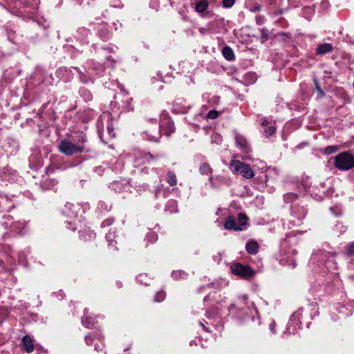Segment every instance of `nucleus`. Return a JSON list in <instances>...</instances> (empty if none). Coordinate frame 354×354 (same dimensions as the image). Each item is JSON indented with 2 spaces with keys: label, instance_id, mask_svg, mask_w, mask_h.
Masks as SVG:
<instances>
[{
  "label": "nucleus",
  "instance_id": "f257e3e1",
  "mask_svg": "<svg viewBox=\"0 0 354 354\" xmlns=\"http://www.w3.org/2000/svg\"><path fill=\"white\" fill-rule=\"evenodd\" d=\"M247 225V216L243 214H239L236 220L232 216H229L224 224V227L226 230L242 231L246 228Z\"/></svg>",
  "mask_w": 354,
  "mask_h": 354
},
{
  "label": "nucleus",
  "instance_id": "f03ea898",
  "mask_svg": "<svg viewBox=\"0 0 354 354\" xmlns=\"http://www.w3.org/2000/svg\"><path fill=\"white\" fill-rule=\"evenodd\" d=\"M335 165L341 170H348L354 167V156L344 152L335 157Z\"/></svg>",
  "mask_w": 354,
  "mask_h": 354
},
{
  "label": "nucleus",
  "instance_id": "7ed1b4c3",
  "mask_svg": "<svg viewBox=\"0 0 354 354\" xmlns=\"http://www.w3.org/2000/svg\"><path fill=\"white\" fill-rule=\"evenodd\" d=\"M230 168L233 172H239L245 178H252L254 173L250 165L239 160H232L230 164Z\"/></svg>",
  "mask_w": 354,
  "mask_h": 354
},
{
  "label": "nucleus",
  "instance_id": "20e7f679",
  "mask_svg": "<svg viewBox=\"0 0 354 354\" xmlns=\"http://www.w3.org/2000/svg\"><path fill=\"white\" fill-rule=\"evenodd\" d=\"M59 149L61 152L70 156L82 152L84 147L82 144H74L70 141L64 140L59 144Z\"/></svg>",
  "mask_w": 354,
  "mask_h": 354
},
{
  "label": "nucleus",
  "instance_id": "39448f33",
  "mask_svg": "<svg viewBox=\"0 0 354 354\" xmlns=\"http://www.w3.org/2000/svg\"><path fill=\"white\" fill-rule=\"evenodd\" d=\"M231 272L239 277L247 278L253 275V272L250 267L244 266L240 263H234L230 266Z\"/></svg>",
  "mask_w": 354,
  "mask_h": 354
},
{
  "label": "nucleus",
  "instance_id": "423d86ee",
  "mask_svg": "<svg viewBox=\"0 0 354 354\" xmlns=\"http://www.w3.org/2000/svg\"><path fill=\"white\" fill-rule=\"evenodd\" d=\"M236 142L237 146H239L240 147V149L241 150H243L244 152L248 153L250 151L248 141L243 136H236Z\"/></svg>",
  "mask_w": 354,
  "mask_h": 354
},
{
  "label": "nucleus",
  "instance_id": "0eeeda50",
  "mask_svg": "<svg viewBox=\"0 0 354 354\" xmlns=\"http://www.w3.org/2000/svg\"><path fill=\"white\" fill-rule=\"evenodd\" d=\"M209 6V2L207 0H200L196 3L195 5V10L201 14L203 15L206 11Z\"/></svg>",
  "mask_w": 354,
  "mask_h": 354
},
{
  "label": "nucleus",
  "instance_id": "6e6552de",
  "mask_svg": "<svg viewBox=\"0 0 354 354\" xmlns=\"http://www.w3.org/2000/svg\"><path fill=\"white\" fill-rule=\"evenodd\" d=\"M22 343L24 344L25 350L28 353H31L34 350V345L32 339L29 336H25L22 339Z\"/></svg>",
  "mask_w": 354,
  "mask_h": 354
},
{
  "label": "nucleus",
  "instance_id": "1a4fd4ad",
  "mask_svg": "<svg viewBox=\"0 0 354 354\" xmlns=\"http://www.w3.org/2000/svg\"><path fill=\"white\" fill-rule=\"evenodd\" d=\"M245 248L249 254H254L258 252L259 245L257 242L251 241L246 244Z\"/></svg>",
  "mask_w": 354,
  "mask_h": 354
},
{
  "label": "nucleus",
  "instance_id": "9d476101",
  "mask_svg": "<svg viewBox=\"0 0 354 354\" xmlns=\"http://www.w3.org/2000/svg\"><path fill=\"white\" fill-rule=\"evenodd\" d=\"M332 50V46L330 44H324L319 45L317 48V53L323 55L330 52Z\"/></svg>",
  "mask_w": 354,
  "mask_h": 354
},
{
  "label": "nucleus",
  "instance_id": "9b49d317",
  "mask_svg": "<svg viewBox=\"0 0 354 354\" xmlns=\"http://www.w3.org/2000/svg\"><path fill=\"white\" fill-rule=\"evenodd\" d=\"M226 181L225 178L221 176H216V178L210 177L209 178V182L212 187H217L218 185L217 183H225Z\"/></svg>",
  "mask_w": 354,
  "mask_h": 354
},
{
  "label": "nucleus",
  "instance_id": "f8f14e48",
  "mask_svg": "<svg viewBox=\"0 0 354 354\" xmlns=\"http://www.w3.org/2000/svg\"><path fill=\"white\" fill-rule=\"evenodd\" d=\"M222 53H223V57L227 59V60H232L234 59V53L232 51V50L228 47V46H225L223 48V50H222Z\"/></svg>",
  "mask_w": 354,
  "mask_h": 354
},
{
  "label": "nucleus",
  "instance_id": "ddd939ff",
  "mask_svg": "<svg viewBox=\"0 0 354 354\" xmlns=\"http://www.w3.org/2000/svg\"><path fill=\"white\" fill-rule=\"evenodd\" d=\"M160 129H161V130L165 131V133L167 136L171 135L172 133L174 132V130H175L173 122H171L170 121L167 122V127H166L165 129H163V126L162 125L160 126Z\"/></svg>",
  "mask_w": 354,
  "mask_h": 354
},
{
  "label": "nucleus",
  "instance_id": "4468645a",
  "mask_svg": "<svg viewBox=\"0 0 354 354\" xmlns=\"http://www.w3.org/2000/svg\"><path fill=\"white\" fill-rule=\"evenodd\" d=\"M167 182L171 186H174V185H176L177 180H176V174L174 173L171 172V171L168 172Z\"/></svg>",
  "mask_w": 354,
  "mask_h": 354
},
{
  "label": "nucleus",
  "instance_id": "2eb2a0df",
  "mask_svg": "<svg viewBox=\"0 0 354 354\" xmlns=\"http://www.w3.org/2000/svg\"><path fill=\"white\" fill-rule=\"evenodd\" d=\"M200 171L202 174H209L212 173V169L208 164L205 163L201 167Z\"/></svg>",
  "mask_w": 354,
  "mask_h": 354
},
{
  "label": "nucleus",
  "instance_id": "dca6fc26",
  "mask_svg": "<svg viewBox=\"0 0 354 354\" xmlns=\"http://www.w3.org/2000/svg\"><path fill=\"white\" fill-rule=\"evenodd\" d=\"M82 324L87 328H92L94 326V323L93 322V318L91 317L83 318Z\"/></svg>",
  "mask_w": 354,
  "mask_h": 354
},
{
  "label": "nucleus",
  "instance_id": "f3484780",
  "mask_svg": "<svg viewBox=\"0 0 354 354\" xmlns=\"http://www.w3.org/2000/svg\"><path fill=\"white\" fill-rule=\"evenodd\" d=\"M165 298V293L162 291L158 292L154 297V301L156 302H160Z\"/></svg>",
  "mask_w": 354,
  "mask_h": 354
},
{
  "label": "nucleus",
  "instance_id": "a211bd4d",
  "mask_svg": "<svg viewBox=\"0 0 354 354\" xmlns=\"http://www.w3.org/2000/svg\"><path fill=\"white\" fill-rule=\"evenodd\" d=\"M186 275V273L181 270L175 271L172 273V277L176 279H178L179 278H185Z\"/></svg>",
  "mask_w": 354,
  "mask_h": 354
},
{
  "label": "nucleus",
  "instance_id": "6ab92c4d",
  "mask_svg": "<svg viewBox=\"0 0 354 354\" xmlns=\"http://www.w3.org/2000/svg\"><path fill=\"white\" fill-rule=\"evenodd\" d=\"M207 116L209 119H215L218 116V113L215 110H211L208 112Z\"/></svg>",
  "mask_w": 354,
  "mask_h": 354
},
{
  "label": "nucleus",
  "instance_id": "aec40b11",
  "mask_svg": "<svg viewBox=\"0 0 354 354\" xmlns=\"http://www.w3.org/2000/svg\"><path fill=\"white\" fill-rule=\"evenodd\" d=\"M276 129L274 127H269L265 130V133L266 136H270L274 133Z\"/></svg>",
  "mask_w": 354,
  "mask_h": 354
},
{
  "label": "nucleus",
  "instance_id": "412c9836",
  "mask_svg": "<svg viewBox=\"0 0 354 354\" xmlns=\"http://www.w3.org/2000/svg\"><path fill=\"white\" fill-rule=\"evenodd\" d=\"M234 0H223V6L225 8H231L234 4Z\"/></svg>",
  "mask_w": 354,
  "mask_h": 354
},
{
  "label": "nucleus",
  "instance_id": "4be33fe9",
  "mask_svg": "<svg viewBox=\"0 0 354 354\" xmlns=\"http://www.w3.org/2000/svg\"><path fill=\"white\" fill-rule=\"evenodd\" d=\"M336 150H337V148L335 147H333V146L328 147L325 149V153L326 154H331V153H333L334 152H335Z\"/></svg>",
  "mask_w": 354,
  "mask_h": 354
},
{
  "label": "nucleus",
  "instance_id": "5701e85b",
  "mask_svg": "<svg viewBox=\"0 0 354 354\" xmlns=\"http://www.w3.org/2000/svg\"><path fill=\"white\" fill-rule=\"evenodd\" d=\"M146 275L145 274H140L138 277H137V281L140 283H145V284H147V282H145L144 281V279L146 278Z\"/></svg>",
  "mask_w": 354,
  "mask_h": 354
},
{
  "label": "nucleus",
  "instance_id": "b1692460",
  "mask_svg": "<svg viewBox=\"0 0 354 354\" xmlns=\"http://www.w3.org/2000/svg\"><path fill=\"white\" fill-rule=\"evenodd\" d=\"M113 237V234L109 232L107 234H106V239L109 242H110V244H112V238Z\"/></svg>",
  "mask_w": 354,
  "mask_h": 354
},
{
  "label": "nucleus",
  "instance_id": "393cba45",
  "mask_svg": "<svg viewBox=\"0 0 354 354\" xmlns=\"http://www.w3.org/2000/svg\"><path fill=\"white\" fill-rule=\"evenodd\" d=\"M348 252L349 254H354V243H353L348 249Z\"/></svg>",
  "mask_w": 354,
  "mask_h": 354
},
{
  "label": "nucleus",
  "instance_id": "a878e982",
  "mask_svg": "<svg viewBox=\"0 0 354 354\" xmlns=\"http://www.w3.org/2000/svg\"><path fill=\"white\" fill-rule=\"evenodd\" d=\"M275 326H276V324H275V322H272L270 325V330L272 333H276V330H275Z\"/></svg>",
  "mask_w": 354,
  "mask_h": 354
},
{
  "label": "nucleus",
  "instance_id": "bb28decb",
  "mask_svg": "<svg viewBox=\"0 0 354 354\" xmlns=\"http://www.w3.org/2000/svg\"><path fill=\"white\" fill-rule=\"evenodd\" d=\"M86 342L87 344H91V337H88V336H87V337H86Z\"/></svg>",
  "mask_w": 354,
  "mask_h": 354
},
{
  "label": "nucleus",
  "instance_id": "cd10ccee",
  "mask_svg": "<svg viewBox=\"0 0 354 354\" xmlns=\"http://www.w3.org/2000/svg\"><path fill=\"white\" fill-rule=\"evenodd\" d=\"M150 235H151V236H152L154 238V239H157V236H156V234H153V233H151V234H150Z\"/></svg>",
  "mask_w": 354,
  "mask_h": 354
},
{
  "label": "nucleus",
  "instance_id": "c85d7f7f",
  "mask_svg": "<svg viewBox=\"0 0 354 354\" xmlns=\"http://www.w3.org/2000/svg\"><path fill=\"white\" fill-rule=\"evenodd\" d=\"M330 261H331L330 260H328L327 262H326V264H329L330 263ZM326 266L328 267V266L326 265Z\"/></svg>",
  "mask_w": 354,
  "mask_h": 354
},
{
  "label": "nucleus",
  "instance_id": "c756f323",
  "mask_svg": "<svg viewBox=\"0 0 354 354\" xmlns=\"http://www.w3.org/2000/svg\"><path fill=\"white\" fill-rule=\"evenodd\" d=\"M201 326H203V328L205 329V330H207L206 328L203 326V324H201Z\"/></svg>",
  "mask_w": 354,
  "mask_h": 354
},
{
  "label": "nucleus",
  "instance_id": "7c9ffc66",
  "mask_svg": "<svg viewBox=\"0 0 354 354\" xmlns=\"http://www.w3.org/2000/svg\"><path fill=\"white\" fill-rule=\"evenodd\" d=\"M266 124H267V122H266V121L262 123L263 125H266Z\"/></svg>",
  "mask_w": 354,
  "mask_h": 354
}]
</instances>
